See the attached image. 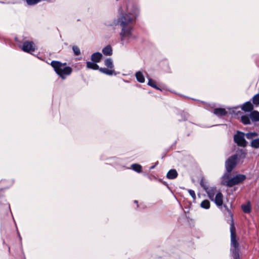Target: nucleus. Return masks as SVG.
I'll return each instance as SVG.
<instances>
[{"instance_id":"nucleus-13","label":"nucleus","mask_w":259,"mask_h":259,"mask_svg":"<svg viewBox=\"0 0 259 259\" xmlns=\"http://www.w3.org/2000/svg\"><path fill=\"white\" fill-rule=\"evenodd\" d=\"M241 108L245 112H249L253 109V105L250 102H246L243 104Z\"/></svg>"},{"instance_id":"nucleus-21","label":"nucleus","mask_w":259,"mask_h":259,"mask_svg":"<svg viewBox=\"0 0 259 259\" xmlns=\"http://www.w3.org/2000/svg\"><path fill=\"white\" fill-rule=\"evenodd\" d=\"M105 65L109 68L113 69V63L111 58L107 59L105 61Z\"/></svg>"},{"instance_id":"nucleus-25","label":"nucleus","mask_w":259,"mask_h":259,"mask_svg":"<svg viewBox=\"0 0 259 259\" xmlns=\"http://www.w3.org/2000/svg\"><path fill=\"white\" fill-rule=\"evenodd\" d=\"M252 147L258 148H259V139H256L252 141L251 143Z\"/></svg>"},{"instance_id":"nucleus-8","label":"nucleus","mask_w":259,"mask_h":259,"mask_svg":"<svg viewBox=\"0 0 259 259\" xmlns=\"http://www.w3.org/2000/svg\"><path fill=\"white\" fill-rule=\"evenodd\" d=\"M212 201L215 203L217 206H221L223 203V194L220 192H218L215 197H213V200Z\"/></svg>"},{"instance_id":"nucleus-26","label":"nucleus","mask_w":259,"mask_h":259,"mask_svg":"<svg viewBox=\"0 0 259 259\" xmlns=\"http://www.w3.org/2000/svg\"><path fill=\"white\" fill-rule=\"evenodd\" d=\"M252 102L254 104H259V94H257L253 96L252 98Z\"/></svg>"},{"instance_id":"nucleus-10","label":"nucleus","mask_w":259,"mask_h":259,"mask_svg":"<svg viewBox=\"0 0 259 259\" xmlns=\"http://www.w3.org/2000/svg\"><path fill=\"white\" fill-rule=\"evenodd\" d=\"M102 58V54L99 52H96L93 54L91 56V60L93 62L98 63Z\"/></svg>"},{"instance_id":"nucleus-24","label":"nucleus","mask_w":259,"mask_h":259,"mask_svg":"<svg viewBox=\"0 0 259 259\" xmlns=\"http://www.w3.org/2000/svg\"><path fill=\"white\" fill-rule=\"evenodd\" d=\"M148 84L150 86H151L155 89H156L157 90H160L159 88L156 85V82L151 78L149 79Z\"/></svg>"},{"instance_id":"nucleus-9","label":"nucleus","mask_w":259,"mask_h":259,"mask_svg":"<svg viewBox=\"0 0 259 259\" xmlns=\"http://www.w3.org/2000/svg\"><path fill=\"white\" fill-rule=\"evenodd\" d=\"M205 191L206 192L209 198L211 201H213L214 196L217 192L216 188L214 187H211L210 188H208Z\"/></svg>"},{"instance_id":"nucleus-4","label":"nucleus","mask_w":259,"mask_h":259,"mask_svg":"<svg viewBox=\"0 0 259 259\" xmlns=\"http://www.w3.org/2000/svg\"><path fill=\"white\" fill-rule=\"evenodd\" d=\"M246 178L244 175H237L231 179H228V177L224 176L222 180V184L228 187H232L242 182Z\"/></svg>"},{"instance_id":"nucleus-28","label":"nucleus","mask_w":259,"mask_h":259,"mask_svg":"<svg viewBox=\"0 0 259 259\" xmlns=\"http://www.w3.org/2000/svg\"><path fill=\"white\" fill-rule=\"evenodd\" d=\"M72 50L75 55H79L80 54V49L78 47L73 46L72 47Z\"/></svg>"},{"instance_id":"nucleus-29","label":"nucleus","mask_w":259,"mask_h":259,"mask_svg":"<svg viewBox=\"0 0 259 259\" xmlns=\"http://www.w3.org/2000/svg\"><path fill=\"white\" fill-rule=\"evenodd\" d=\"M40 1V0H26V2L29 5H35Z\"/></svg>"},{"instance_id":"nucleus-7","label":"nucleus","mask_w":259,"mask_h":259,"mask_svg":"<svg viewBox=\"0 0 259 259\" xmlns=\"http://www.w3.org/2000/svg\"><path fill=\"white\" fill-rule=\"evenodd\" d=\"M22 49L24 52L31 53L34 51L35 46L32 41H25L23 45Z\"/></svg>"},{"instance_id":"nucleus-30","label":"nucleus","mask_w":259,"mask_h":259,"mask_svg":"<svg viewBox=\"0 0 259 259\" xmlns=\"http://www.w3.org/2000/svg\"><path fill=\"white\" fill-rule=\"evenodd\" d=\"M200 185L201 186V187H202L204 188V189L205 190H206V189L208 188V187H207L206 182L204 181V180L203 179L201 180V181L200 182Z\"/></svg>"},{"instance_id":"nucleus-3","label":"nucleus","mask_w":259,"mask_h":259,"mask_svg":"<svg viewBox=\"0 0 259 259\" xmlns=\"http://www.w3.org/2000/svg\"><path fill=\"white\" fill-rule=\"evenodd\" d=\"M231 231V251L234 259H239V244L236 238L235 228L232 225L230 228Z\"/></svg>"},{"instance_id":"nucleus-22","label":"nucleus","mask_w":259,"mask_h":259,"mask_svg":"<svg viewBox=\"0 0 259 259\" xmlns=\"http://www.w3.org/2000/svg\"><path fill=\"white\" fill-rule=\"evenodd\" d=\"M242 122L244 124H249L250 123V117L247 115L242 116L241 117Z\"/></svg>"},{"instance_id":"nucleus-1","label":"nucleus","mask_w":259,"mask_h":259,"mask_svg":"<svg viewBox=\"0 0 259 259\" xmlns=\"http://www.w3.org/2000/svg\"><path fill=\"white\" fill-rule=\"evenodd\" d=\"M139 12L137 6H128L127 10L121 9L120 17L117 21L121 30L120 32V40L122 45L127 44L135 38L133 34L131 24L135 19Z\"/></svg>"},{"instance_id":"nucleus-33","label":"nucleus","mask_w":259,"mask_h":259,"mask_svg":"<svg viewBox=\"0 0 259 259\" xmlns=\"http://www.w3.org/2000/svg\"><path fill=\"white\" fill-rule=\"evenodd\" d=\"M135 203H138V201H137V200H135Z\"/></svg>"},{"instance_id":"nucleus-32","label":"nucleus","mask_w":259,"mask_h":259,"mask_svg":"<svg viewBox=\"0 0 259 259\" xmlns=\"http://www.w3.org/2000/svg\"><path fill=\"white\" fill-rule=\"evenodd\" d=\"M157 164V162L155 163V165H153V166H151V167H150V169H153V168L155 167V165H156Z\"/></svg>"},{"instance_id":"nucleus-15","label":"nucleus","mask_w":259,"mask_h":259,"mask_svg":"<svg viewBox=\"0 0 259 259\" xmlns=\"http://www.w3.org/2000/svg\"><path fill=\"white\" fill-rule=\"evenodd\" d=\"M102 52L105 56H111L112 54L111 47L109 45L107 46L103 49Z\"/></svg>"},{"instance_id":"nucleus-11","label":"nucleus","mask_w":259,"mask_h":259,"mask_svg":"<svg viewBox=\"0 0 259 259\" xmlns=\"http://www.w3.org/2000/svg\"><path fill=\"white\" fill-rule=\"evenodd\" d=\"M99 71L101 72L102 73H103L105 74L108 75H116V73L115 72V71L113 69L111 68H101L99 69Z\"/></svg>"},{"instance_id":"nucleus-6","label":"nucleus","mask_w":259,"mask_h":259,"mask_svg":"<svg viewBox=\"0 0 259 259\" xmlns=\"http://www.w3.org/2000/svg\"><path fill=\"white\" fill-rule=\"evenodd\" d=\"M237 159V155L230 157L226 162V168L228 172H230L235 167Z\"/></svg>"},{"instance_id":"nucleus-2","label":"nucleus","mask_w":259,"mask_h":259,"mask_svg":"<svg viewBox=\"0 0 259 259\" xmlns=\"http://www.w3.org/2000/svg\"><path fill=\"white\" fill-rule=\"evenodd\" d=\"M51 65L56 73L62 79H65L66 76L69 75L72 71L71 67L67 66L65 64H62L59 61H53Z\"/></svg>"},{"instance_id":"nucleus-23","label":"nucleus","mask_w":259,"mask_h":259,"mask_svg":"<svg viewBox=\"0 0 259 259\" xmlns=\"http://www.w3.org/2000/svg\"><path fill=\"white\" fill-rule=\"evenodd\" d=\"M132 168L138 172H140L142 170V166L138 164H133L131 165Z\"/></svg>"},{"instance_id":"nucleus-14","label":"nucleus","mask_w":259,"mask_h":259,"mask_svg":"<svg viewBox=\"0 0 259 259\" xmlns=\"http://www.w3.org/2000/svg\"><path fill=\"white\" fill-rule=\"evenodd\" d=\"M177 176V171L174 169L169 170L166 175L167 178L169 179H174L176 178Z\"/></svg>"},{"instance_id":"nucleus-20","label":"nucleus","mask_w":259,"mask_h":259,"mask_svg":"<svg viewBox=\"0 0 259 259\" xmlns=\"http://www.w3.org/2000/svg\"><path fill=\"white\" fill-rule=\"evenodd\" d=\"M200 206L204 209H209L210 207V202L208 200H204L200 203Z\"/></svg>"},{"instance_id":"nucleus-27","label":"nucleus","mask_w":259,"mask_h":259,"mask_svg":"<svg viewBox=\"0 0 259 259\" xmlns=\"http://www.w3.org/2000/svg\"><path fill=\"white\" fill-rule=\"evenodd\" d=\"M257 136V134L256 133H249L246 134V137L248 139H252L253 137H255Z\"/></svg>"},{"instance_id":"nucleus-16","label":"nucleus","mask_w":259,"mask_h":259,"mask_svg":"<svg viewBox=\"0 0 259 259\" xmlns=\"http://www.w3.org/2000/svg\"><path fill=\"white\" fill-rule=\"evenodd\" d=\"M213 113L217 116H224L227 113L226 111L223 108H216L214 110Z\"/></svg>"},{"instance_id":"nucleus-19","label":"nucleus","mask_w":259,"mask_h":259,"mask_svg":"<svg viewBox=\"0 0 259 259\" xmlns=\"http://www.w3.org/2000/svg\"><path fill=\"white\" fill-rule=\"evenodd\" d=\"M241 208L244 212H245V213L250 212V210H251V206H250V202H248L246 204L242 205Z\"/></svg>"},{"instance_id":"nucleus-18","label":"nucleus","mask_w":259,"mask_h":259,"mask_svg":"<svg viewBox=\"0 0 259 259\" xmlns=\"http://www.w3.org/2000/svg\"><path fill=\"white\" fill-rule=\"evenodd\" d=\"M136 77L139 82L142 83L145 81L144 76L141 71H138L136 73Z\"/></svg>"},{"instance_id":"nucleus-17","label":"nucleus","mask_w":259,"mask_h":259,"mask_svg":"<svg viewBox=\"0 0 259 259\" xmlns=\"http://www.w3.org/2000/svg\"><path fill=\"white\" fill-rule=\"evenodd\" d=\"M87 67L89 69H92L94 70L99 69V66L96 63V62H90L88 61L87 62Z\"/></svg>"},{"instance_id":"nucleus-12","label":"nucleus","mask_w":259,"mask_h":259,"mask_svg":"<svg viewBox=\"0 0 259 259\" xmlns=\"http://www.w3.org/2000/svg\"><path fill=\"white\" fill-rule=\"evenodd\" d=\"M250 118L253 122L259 121V112L253 111L250 114Z\"/></svg>"},{"instance_id":"nucleus-31","label":"nucleus","mask_w":259,"mask_h":259,"mask_svg":"<svg viewBox=\"0 0 259 259\" xmlns=\"http://www.w3.org/2000/svg\"><path fill=\"white\" fill-rule=\"evenodd\" d=\"M188 192L189 194L191 196V197L193 198L194 200L196 199V195L195 192L192 190H188Z\"/></svg>"},{"instance_id":"nucleus-5","label":"nucleus","mask_w":259,"mask_h":259,"mask_svg":"<svg viewBox=\"0 0 259 259\" xmlns=\"http://www.w3.org/2000/svg\"><path fill=\"white\" fill-rule=\"evenodd\" d=\"M234 140L235 142L237 143L238 145L243 147L246 146V142L244 139V133L240 132H237V134L234 135Z\"/></svg>"}]
</instances>
